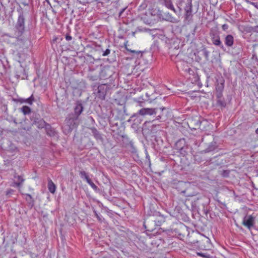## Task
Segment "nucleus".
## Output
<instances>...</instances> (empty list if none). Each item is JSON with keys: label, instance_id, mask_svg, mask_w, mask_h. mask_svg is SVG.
Returning <instances> with one entry per match:
<instances>
[{"label": "nucleus", "instance_id": "obj_1", "mask_svg": "<svg viewBox=\"0 0 258 258\" xmlns=\"http://www.w3.org/2000/svg\"><path fill=\"white\" fill-rule=\"evenodd\" d=\"M168 109L165 107L156 108H143L138 112L132 115L127 120L128 122H133L132 126L137 127L143 121V116L146 115L153 116L155 120L160 122L164 121L167 119Z\"/></svg>", "mask_w": 258, "mask_h": 258}, {"label": "nucleus", "instance_id": "obj_2", "mask_svg": "<svg viewBox=\"0 0 258 258\" xmlns=\"http://www.w3.org/2000/svg\"><path fill=\"white\" fill-rule=\"evenodd\" d=\"M18 13V17L16 23L14 26V35L15 36V42L14 44L15 46L23 49L27 48L29 40L23 37L26 31L25 17L23 8L19 6L17 10Z\"/></svg>", "mask_w": 258, "mask_h": 258}, {"label": "nucleus", "instance_id": "obj_3", "mask_svg": "<svg viewBox=\"0 0 258 258\" xmlns=\"http://www.w3.org/2000/svg\"><path fill=\"white\" fill-rule=\"evenodd\" d=\"M210 203V200L207 196L201 195L196 197L191 202V207L195 210L202 209L204 213L207 214L209 209L208 207Z\"/></svg>", "mask_w": 258, "mask_h": 258}, {"label": "nucleus", "instance_id": "obj_4", "mask_svg": "<svg viewBox=\"0 0 258 258\" xmlns=\"http://www.w3.org/2000/svg\"><path fill=\"white\" fill-rule=\"evenodd\" d=\"M78 118L70 114L66 118L64 124L62 127L63 133L67 135L77 128L78 125Z\"/></svg>", "mask_w": 258, "mask_h": 258}, {"label": "nucleus", "instance_id": "obj_5", "mask_svg": "<svg viewBox=\"0 0 258 258\" xmlns=\"http://www.w3.org/2000/svg\"><path fill=\"white\" fill-rule=\"evenodd\" d=\"M92 88L97 98L101 100H105L107 91L109 88L106 84L98 85L97 83H95L92 85Z\"/></svg>", "mask_w": 258, "mask_h": 258}, {"label": "nucleus", "instance_id": "obj_6", "mask_svg": "<svg viewBox=\"0 0 258 258\" xmlns=\"http://www.w3.org/2000/svg\"><path fill=\"white\" fill-rule=\"evenodd\" d=\"M100 80L110 79V81L113 80L114 72L113 69L110 66H100Z\"/></svg>", "mask_w": 258, "mask_h": 258}, {"label": "nucleus", "instance_id": "obj_7", "mask_svg": "<svg viewBox=\"0 0 258 258\" xmlns=\"http://www.w3.org/2000/svg\"><path fill=\"white\" fill-rule=\"evenodd\" d=\"M209 34L211 37L212 43L214 45L218 46L222 49H224V46L220 40V37L217 29H211L210 31Z\"/></svg>", "mask_w": 258, "mask_h": 258}, {"label": "nucleus", "instance_id": "obj_8", "mask_svg": "<svg viewBox=\"0 0 258 258\" xmlns=\"http://www.w3.org/2000/svg\"><path fill=\"white\" fill-rule=\"evenodd\" d=\"M30 120L33 125H35L39 129L43 128L47 123L40 116L39 114L33 113L30 116Z\"/></svg>", "mask_w": 258, "mask_h": 258}, {"label": "nucleus", "instance_id": "obj_9", "mask_svg": "<svg viewBox=\"0 0 258 258\" xmlns=\"http://www.w3.org/2000/svg\"><path fill=\"white\" fill-rule=\"evenodd\" d=\"M144 227L146 231L153 232L157 228H158L155 222L154 219L152 216L146 217L144 222Z\"/></svg>", "mask_w": 258, "mask_h": 258}, {"label": "nucleus", "instance_id": "obj_10", "mask_svg": "<svg viewBox=\"0 0 258 258\" xmlns=\"http://www.w3.org/2000/svg\"><path fill=\"white\" fill-rule=\"evenodd\" d=\"M242 224L249 230L252 228L255 229V217L252 215H246L243 217Z\"/></svg>", "mask_w": 258, "mask_h": 258}, {"label": "nucleus", "instance_id": "obj_11", "mask_svg": "<svg viewBox=\"0 0 258 258\" xmlns=\"http://www.w3.org/2000/svg\"><path fill=\"white\" fill-rule=\"evenodd\" d=\"M172 232H174L179 237H184L188 232L187 227L183 223H179L177 227L172 229Z\"/></svg>", "mask_w": 258, "mask_h": 258}, {"label": "nucleus", "instance_id": "obj_12", "mask_svg": "<svg viewBox=\"0 0 258 258\" xmlns=\"http://www.w3.org/2000/svg\"><path fill=\"white\" fill-rule=\"evenodd\" d=\"M100 66H97L95 68L90 67L88 78L90 80L93 81L100 80Z\"/></svg>", "mask_w": 258, "mask_h": 258}, {"label": "nucleus", "instance_id": "obj_13", "mask_svg": "<svg viewBox=\"0 0 258 258\" xmlns=\"http://www.w3.org/2000/svg\"><path fill=\"white\" fill-rule=\"evenodd\" d=\"M86 48H92L96 50L97 51H101L102 53V56H106L108 55V54L110 53V50L109 48H107L106 50H104L102 48L100 45H98L96 42H92L90 44H88L86 46Z\"/></svg>", "mask_w": 258, "mask_h": 258}, {"label": "nucleus", "instance_id": "obj_14", "mask_svg": "<svg viewBox=\"0 0 258 258\" xmlns=\"http://www.w3.org/2000/svg\"><path fill=\"white\" fill-rule=\"evenodd\" d=\"M192 6L191 3V0H188V2L186 4V6L184 8L185 14H184V18L186 20L190 21L192 17Z\"/></svg>", "mask_w": 258, "mask_h": 258}, {"label": "nucleus", "instance_id": "obj_15", "mask_svg": "<svg viewBox=\"0 0 258 258\" xmlns=\"http://www.w3.org/2000/svg\"><path fill=\"white\" fill-rule=\"evenodd\" d=\"M141 20L143 22L149 25H152L157 22V19L153 18L147 13H146L142 15Z\"/></svg>", "mask_w": 258, "mask_h": 258}, {"label": "nucleus", "instance_id": "obj_16", "mask_svg": "<svg viewBox=\"0 0 258 258\" xmlns=\"http://www.w3.org/2000/svg\"><path fill=\"white\" fill-rule=\"evenodd\" d=\"M157 2L160 5L164 6L168 10L172 11L174 13H177V10L174 7L172 0H157Z\"/></svg>", "mask_w": 258, "mask_h": 258}, {"label": "nucleus", "instance_id": "obj_17", "mask_svg": "<svg viewBox=\"0 0 258 258\" xmlns=\"http://www.w3.org/2000/svg\"><path fill=\"white\" fill-rule=\"evenodd\" d=\"M46 135L51 138L58 137V134L57 131L49 123H47L44 127Z\"/></svg>", "mask_w": 258, "mask_h": 258}, {"label": "nucleus", "instance_id": "obj_18", "mask_svg": "<svg viewBox=\"0 0 258 258\" xmlns=\"http://www.w3.org/2000/svg\"><path fill=\"white\" fill-rule=\"evenodd\" d=\"M84 110V107L81 101H78L76 103L75 107L74 108V113L71 114L76 118H79V116L82 113Z\"/></svg>", "mask_w": 258, "mask_h": 258}, {"label": "nucleus", "instance_id": "obj_19", "mask_svg": "<svg viewBox=\"0 0 258 258\" xmlns=\"http://www.w3.org/2000/svg\"><path fill=\"white\" fill-rule=\"evenodd\" d=\"M152 217L154 219L155 222L158 227L165 221V217L163 215H161L159 213H156L155 215L152 216Z\"/></svg>", "mask_w": 258, "mask_h": 258}, {"label": "nucleus", "instance_id": "obj_20", "mask_svg": "<svg viewBox=\"0 0 258 258\" xmlns=\"http://www.w3.org/2000/svg\"><path fill=\"white\" fill-rule=\"evenodd\" d=\"M91 132L92 133V135L96 139V141H100L101 142H103L104 139L102 136V134L99 132L96 128L95 127H92L90 128Z\"/></svg>", "mask_w": 258, "mask_h": 258}, {"label": "nucleus", "instance_id": "obj_21", "mask_svg": "<svg viewBox=\"0 0 258 258\" xmlns=\"http://www.w3.org/2000/svg\"><path fill=\"white\" fill-rule=\"evenodd\" d=\"M225 81L222 77L217 79L216 84V91H223L224 89Z\"/></svg>", "mask_w": 258, "mask_h": 258}, {"label": "nucleus", "instance_id": "obj_22", "mask_svg": "<svg viewBox=\"0 0 258 258\" xmlns=\"http://www.w3.org/2000/svg\"><path fill=\"white\" fill-rule=\"evenodd\" d=\"M224 43L226 46L231 47L234 44V37L231 34L227 35L224 39Z\"/></svg>", "mask_w": 258, "mask_h": 258}, {"label": "nucleus", "instance_id": "obj_23", "mask_svg": "<svg viewBox=\"0 0 258 258\" xmlns=\"http://www.w3.org/2000/svg\"><path fill=\"white\" fill-rule=\"evenodd\" d=\"M217 148V143L215 141L211 142L208 146V147L202 151L205 153H209L214 151Z\"/></svg>", "mask_w": 258, "mask_h": 258}, {"label": "nucleus", "instance_id": "obj_24", "mask_svg": "<svg viewBox=\"0 0 258 258\" xmlns=\"http://www.w3.org/2000/svg\"><path fill=\"white\" fill-rule=\"evenodd\" d=\"M187 145L184 139H180L178 140L175 144V149L178 150Z\"/></svg>", "mask_w": 258, "mask_h": 258}, {"label": "nucleus", "instance_id": "obj_25", "mask_svg": "<svg viewBox=\"0 0 258 258\" xmlns=\"http://www.w3.org/2000/svg\"><path fill=\"white\" fill-rule=\"evenodd\" d=\"M25 70L22 67L17 68L15 71V76L17 79H24Z\"/></svg>", "mask_w": 258, "mask_h": 258}, {"label": "nucleus", "instance_id": "obj_26", "mask_svg": "<svg viewBox=\"0 0 258 258\" xmlns=\"http://www.w3.org/2000/svg\"><path fill=\"white\" fill-rule=\"evenodd\" d=\"M162 19L163 20L168 21L170 22L174 23L176 21V19L172 16L169 12L164 14V16H162Z\"/></svg>", "mask_w": 258, "mask_h": 258}, {"label": "nucleus", "instance_id": "obj_27", "mask_svg": "<svg viewBox=\"0 0 258 258\" xmlns=\"http://www.w3.org/2000/svg\"><path fill=\"white\" fill-rule=\"evenodd\" d=\"M125 108L123 107L122 110H116V112L117 113V115H116L115 117V119H120V120H123L124 119V114L125 112Z\"/></svg>", "mask_w": 258, "mask_h": 258}, {"label": "nucleus", "instance_id": "obj_28", "mask_svg": "<svg viewBox=\"0 0 258 258\" xmlns=\"http://www.w3.org/2000/svg\"><path fill=\"white\" fill-rule=\"evenodd\" d=\"M18 100L21 103H27L29 105H32L33 102L34 101L35 99L33 95H31L30 97L27 99L20 98Z\"/></svg>", "mask_w": 258, "mask_h": 258}, {"label": "nucleus", "instance_id": "obj_29", "mask_svg": "<svg viewBox=\"0 0 258 258\" xmlns=\"http://www.w3.org/2000/svg\"><path fill=\"white\" fill-rule=\"evenodd\" d=\"M48 188L49 192L51 194L55 193L56 190V185L50 179L48 180Z\"/></svg>", "mask_w": 258, "mask_h": 258}, {"label": "nucleus", "instance_id": "obj_30", "mask_svg": "<svg viewBox=\"0 0 258 258\" xmlns=\"http://www.w3.org/2000/svg\"><path fill=\"white\" fill-rule=\"evenodd\" d=\"M125 148L130 152H131L132 154H136L137 152V150L136 148V147L134 145V143L132 142L130 144L127 145L126 147H125Z\"/></svg>", "mask_w": 258, "mask_h": 258}, {"label": "nucleus", "instance_id": "obj_31", "mask_svg": "<svg viewBox=\"0 0 258 258\" xmlns=\"http://www.w3.org/2000/svg\"><path fill=\"white\" fill-rule=\"evenodd\" d=\"M26 200L27 201L29 206L32 208L34 206V200L32 197L29 194H26Z\"/></svg>", "mask_w": 258, "mask_h": 258}, {"label": "nucleus", "instance_id": "obj_32", "mask_svg": "<svg viewBox=\"0 0 258 258\" xmlns=\"http://www.w3.org/2000/svg\"><path fill=\"white\" fill-rule=\"evenodd\" d=\"M217 105L221 108H224L226 106L227 103L224 97L216 99Z\"/></svg>", "mask_w": 258, "mask_h": 258}, {"label": "nucleus", "instance_id": "obj_33", "mask_svg": "<svg viewBox=\"0 0 258 258\" xmlns=\"http://www.w3.org/2000/svg\"><path fill=\"white\" fill-rule=\"evenodd\" d=\"M122 145L123 147H125L127 146L129 143L130 144L132 142V141H131L130 139L125 135H122Z\"/></svg>", "mask_w": 258, "mask_h": 258}, {"label": "nucleus", "instance_id": "obj_34", "mask_svg": "<svg viewBox=\"0 0 258 258\" xmlns=\"http://www.w3.org/2000/svg\"><path fill=\"white\" fill-rule=\"evenodd\" d=\"M102 115L104 118H107L110 123H111V121L113 119V115H112V111L111 110H109L107 113H103Z\"/></svg>", "mask_w": 258, "mask_h": 258}, {"label": "nucleus", "instance_id": "obj_35", "mask_svg": "<svg viewBox=\"0 0 258 258\" xmlns=\"http://www.w3.org/2000/svg\"><path fill=\"white\" fill-rule=\"evenodd\" d=\"M21 111L24 115L29 114L31 112V109L28 106H23L20 108Z\"/></svg>", "mask_w": 258, "mask_h": 258}, {"label": "nucleus", "instance_id": "obj_36", "mask_svg": "<svg viewBox=\"0 0 258 258\" xmlns=\"http://www.w3.org/2000/svg\"><path fill=\"white\" fill-rule=\"evenodd\" d=\"M188 145H186L185 147H184L179 150H178V152L182 156H185L187 155L188 153Z\"/></svg>", "mask_w": 258, "mask_h": 258}, {"label": "nucleus", "instance_id": "obj_37", "mask_svg": "<svg viewBox=\"0 0 258 258\" xmlns=\"http://www.w3.org/2000/svg\"><path fill=\"white\" fill-rule=\"evenodd\" d=\"M158 12H160L159 10H156V9H151L149 10V13H148L151 16H153V18H156V16L158 15Z\"/></svg>", "mask_w": 258, "mask_h": 258}, {"label": "nucleus", "instance_id": "obj_38", "mask_svg": "<svg viewBox=\"0 0 258 258\" xmlns=\"http://www.w3.org/2000/svg\"><path fill=\"white\" fill-rule=\"evenodd\" d=\"M201 52L203 56L205 57V60L208 61L209 59V54L210 52L208 51L206 48L204 47L201 50Z\"/></svg>", "mask_w": 258, "mask_h": 258}, {"label": "nucleus", "instance_id": "obj_39", "mask_svg": "<svg viewBox=\"0 0 258 258\" xmlns=\"http://www.w3.org/2000/svg\"><path fill=\"white\" fill-rule=\"evenodd\" d=\"M126 50L127 51H129L130 52H131L132 53H133L134 54H133V56L134 57H137V58H139L140 57H142V54H143V52L142 51H136V50H132L131 49H128L127 48H126Z\"/></svg>", "mask_w": 258, "mask_h": 258}, {"label": "nucleus", "instance_id": "obj_40", "mask_svg": "<svg viewBox=\"0 0 258 258\" xmlns=\"http://www.w3.org/2000/svg\"><path fill=\"white\" fill-rule=\"evenodd\" d=\"M79 175L82 179L86 180V181L90 179L88 174L85 171H80Z\"/></svg>", "mask_w": 258, "mask_h": 258}, {"label": "nucleus", "instance_id": "obj_41", "mask_svg": "<svg viewBox=\"0 0 258 258\" xmlns=\"http://www.w3.org/2000/svg\"><path fill=\"white\" fill-rule=\"evenodd\" d=\"M204 152H202V151L201 153L197 154L195 156V160L197 161L198 163H201L202 161H203V158L202 157V154Z\"/></svg>", "mask_w": 258, "mask_h": 258}, {"label": "nucleus", "instance_id": "obj_42", "mask_svg": "<svg viewBox=\"0 0 258 258\" xmlns=\"http://www.w3.org/2000/svg\"><path fill=\"white\" fill-rule=\"evenodd\" d=\"M193 243L195 244L196 246L198 247L200 249H204L205 248L203 245V240L194 241Z\"/></svg>", "mask_w": 258, "mask_h": 258}, {"label": "nucleus", "instance_id": "obj_43", "mask_svg": "<svg viewBox=\"0 0 258 258\" xmlns=\"http://www.w3.org/2000/svg\"><path fill=\"white\" fill-rule=\"evenodd\" d=\"M87 182L91 186V187L95 191H97L99 190L98 187L92 182L90 178L87 181Z\"/></svg>", "mask_w": 258, "mask_h": 258}, {"label": "nucleus", "instance_id": "obj_44", "mask_svg": "<svg viewBox=\"0 0 258 258\" xmlns=\"http://www.w3.org/2000/svg\"><path fill=\"white\" fill-rule=\"evenodd\" d=\"M14 178L17 181H18L21 184H22L23 182L25 180V179H24L23 177L22 176H21V175H15Z\"/></svg>", "mask_w": 258, "mask_h": 258}, {"label": "nucleus", "instance_id": "obj_45", "mask_svg": "<svg viewBox=\"0 0 258 258\" xmlns=\"http://www.w3.org/2000/svg\"><path fill=\"white\" fill-rule=\"evenodd\" d=\"M184 3V0H176V6L179 9L180 12L182 11L181 6L183 3Z\"/></svg>", "mask_w": 258, "mask_h": 258}, {"label": "nucleus", "instance_id": "obj_46", "mask_svg": "<svg viewBox=\"0 0 258 258\" xmlns=\"http://www.w3.org/2000/svg\"><path fill=\"white\" fill-rule=\"evenodd\" d=\"M64 37L67 41H72L73 40V37L71 35V32H68L64 35Z\"/></svg>", "mask_w": 258, "mask_h": 258}, {"label": "nucleus", "instance_id": "obj_47", "mask_svg": "<svg viewBox=\"0 0 258 258\" xmlns=\"http://www.w3.org/2000/svg\"><path fill=\"white\" fill-rule=\"evenodd\" d=\"M93 212L99 222H102L104 220V218H102L101 216L99 215L95 210H93Z\"/></svg>", "mask_w": 258, "mask_h": 258}, {"label": "nucleus", "instance_id": "obj_48", "mask_svg": "<svg viewBox=\"0 0 258 258\" xmlns=\"http://www.w3.org/2000/svg\"><path fill=\"white\" fill-rule=\"evenodd\" d=\"M230 170H223L221 173V175L223 177H228L229 176Z\"/></svg>", "mask_w": 258, "mask_h": 258}, {"label": "nucleus", "instance_id": "obj_49", "mask_svg": "<svg viewBox=\"0 0 258 258\" xmlns=\"http://www.w3.org/2000/svg\"><path fill=\"white\" fill-rule=\"evenodd\" d=\"M15 191V190L13 189H9L6 191V195L7 198H10L11 195H13Z\"/></svg>", "mask_w": 258, "mask_h": 258}, {"label": "nucleus", "instance_id": "obj_50", "mask_svg": "<svg viewBox=\"0 0 258 258\" xmlns=\"http://www.w3.org/2000/svg\"><path fill=\"white\" fill-rule=\"evenodd\" d=\"M249 32H258V26H255L253 27H250L248 28Z\"/></svg>", "mask_w": 258, "mask_h": 258}, {"label": "nucleus", "instance_id": "obj_51", "mask_svg": "<svg viewBox=\"0 0 258 258\" xmlns=\"http://www.w3.org/2000/svg\"><path fill=\"white\" fill-rule=\"evenodd\" d=\"M222 92H223V91H216V99L223 97Z\"/></svg>", "mask_w": 258, "mask_h": 258}, {"label": "nucleus", "instance_id": "obj_52", "mask_svg": "<svg viewBox=\"0 0 258 258\" xmlns=\"http://www.w3.org/2000/svg\"><path fill=\"white\" fill-rule=\"evenodd\" d=\"M6 73L5 66L3 64L0 65V74L3 75Z\"/></svg>", "mask_w": 258, "mask_h": 258}, {"label": "nucleus", "instance_id": "obj_53", "mask_svg": "<svg viewBox=\"0 0 258 258\" xmlns=\"http://www.w3.org/2000/svg\"><path fill=\"white\" fill-rule=\"evenodd\" d=\"M147 7V4L144 3L139 6V10H144L146 9Z\"/></svg>", "mask_w": 258, "mask_h": 258}, {"label": "nucleus", "instance_id": "obj_54", "mask_svg": "<svg viewBox=\"0 0 258 258\" xmlns=\"http://www.w3.org/2000/svg\"><path fill=\"white\" fill-rule=\"evenodd\" d=\"M229 28V25L228 24H225L222 25V29L224 31H227Z\"/></svg>", "mask_w": 258, "mask_h": 258}, {"label": "nucleus", "instance_id": "obj_55", "mask_svg": "<svg viewBox=\"0 0 258 258\" xmlns=\"http://www.w3.org/2000/svg\"><path fill=\"white\" fill-rule=\"evenodd\" d=\"M21 185L22 184L18 181H17L16 180L14 181V182L13 183V186H16L17 187H20Z\"/></svg>", "mask_w": 258, "mask_h": 258}, {"label": "nucleus", "instance_id": "obj_56", "mask_svg": "<svg viewBox=\"0 0 258 258\" xmlns=\"http://www.w3.org/2000/svg\"><path fill=\"white\" fill-rule=\"evenodd\" d=\"M184 72L188 73L189 74H191L192 73H194L193 70L192 69H191L190 68H188L187 69H185L184 70Z\"/></svg>", "mask_w": 258, "mask_h": 258}, {"label": "nucleus", "instance_id": "obj_57", "mask_svg": "<svg viewBox=\"0 0 258 258\" xmlns=\"http://www.w3.org/2000/svg\"><path fill=\"white\" fill-rule=\"evenodd\" d=\"M19 58V61H20L21 60H22L23 59V55L24 54H21L20 53H18L17 54Z\"/></svg>", "mask_w": 258, "mask_h": 258}, {"label": "nucleus", "instance_id": "obj_58", "mask_svg": "<svg viewBox=\"0 0 258 258\" xmlns=\"http://www.w3.org/2000/svg\"><path fill=\"white\" fill-rule=\"evenodd\" d=\"M197 254H198V255L202 256L203 257H207V256L205 254V253H204L198 252Z\"/></svg>", "mask_w": 258, "mask_h": 258}, {"label": "nucleus", "instance_id": "obj_59", "mask_svg": "<svg viewBox=\"0 0 258 258\" xmlns=\"http://www.w3.org/2000/svg\"><path fill=\"white\" fill-rule=\"evenodd\" d=\"M250 4L253 6L255 8H256L257 6L258 5V2H251L250 3Z\"/></svg>", "mask_w": 258, "mask_h": 258}, {"label": "nucleus", "instance_id": "obj_60", "mask_svg": "<svg viewBox=\"0 0 258 258\" xmlns=\"http://www.w3.org/2000/svg\"><path fill=\"white\" fill-rule=\"evenodd\" d=\"M125 8L121 9L120 12H119V17H120L122 15V14L123 13L124 11L125 10Z\"/></svg>", "mask_w": 258, "mask_h": 258}, {"label": "nucleus", "instance_id": "obj_61", "mask_svg": "<svg viewBox=\"0 0 258 258\" xmlns=\"http://www.w3.org/2000/svg\"><path fill=\"white\" fill-rule=\"evenodd\" d=\"M197 26H196L195 27H194V29H193L192 30V35H193V36H195V33H196V31L197 30Z\"/></svg>", "mask_w": 258, "mask_h": 258}, {"label": "nucleus", "instance_id": "obj_62", "mask_svg": "<svg viewBox=\"0 0 258 258\" xmlns=\"http://www.w3.org/2000/svg\"><path fill=\"white\" fill-rule=\"evenodd\" d=\"M201 124V122L200 120H198L196 124V126L197 127H200Z\"/></svg>", "mask_w": 258, "mask_h": 258}, {"label": "nucleus", "instance_id": "obj_63", "mask_svg": "<svg viewBox=\"0 0 258 258\" xmlns=\"http://www.w3.org/2000/svg\"><path fill=\"white\" fill-rule=\"evenodd\" d=\"M103 258H113L112 256L110 254L104 255Z\"/></svg>", "mask_w": 258, "mask_h": 258}, {"label": "nucleus", "instance_id": "obj_64", "mask_svg": "<svg viewBox=\"0 0 258 258\" xmlns=\"http://www.w3.org/2000/svg\"><path fill=\"white\" fill-rule=\"evenodd\" d=\"M110 250H111L113 252H116L117 251L114 249V248H110Z\"/></svg>", "mask_w": 258, "mask_h": 258}]
</instances>
